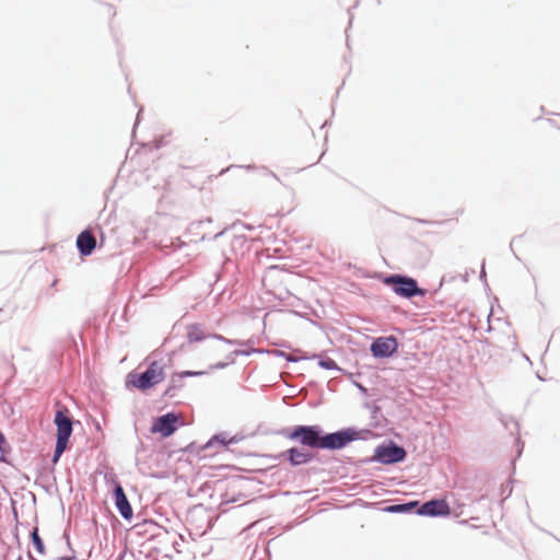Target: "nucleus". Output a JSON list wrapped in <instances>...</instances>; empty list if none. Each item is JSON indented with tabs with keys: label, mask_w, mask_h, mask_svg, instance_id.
<instances>
[{
	"label": "nucleus",
	"mask_w": 560,
	"mask_h": 560,
	"mask_svg": "<svg viewBox=\"0 0 560 560\" xmlns=\"http://www.w3.org/2000/svg\"><path fill=\"white\" fill-rule=\"evenodd\" d=\"M398 349L397 339L393 336L378 337L371 345V352L376 358H387L393 355Z\"/></svg>",
	"instance_id": "nucleus-6"
},
{
	"label": "nucleus",
	"mask_w": 560,
	"mask_h": 560,
	"mask_svg": "<svg viewBox=\"0 0 560 560\" xmlns=\"http://www.w3.org/2000/svg\"><path fill=\"white\" fill-rule=\"evenodd\" d=\"M289 454V460L293 466L306 464L312 459V456L310 453L298 450V448H290L288 451Z\"/></svg>",
	"instance_id": "nucleus-12"
},
{
	"label": "nucleus",
	"mask_w": 560,
	"mask_h": 560,
	"mask_svg": "<svg viewBox=\"0 0 560 560\" xmlns=\"http://www.w3.org/2000/svg\"><path fill=\"white\" fill-rule=\"evenodd\" d=\"M179 417L174 412H168L156 418L151 427V433H160L163 438L171 436L178 427Z\"/></svg>",
	"instance_id": "nucleus-5"
},
{
	"label": "nucleus",
	"mask_w": 560,
	"mask_h": 560,
	"mask_svg": "<svg viewBox=\"0 0 560 560\" xmlns=\"http://www.w3.org/2000/svg\"><path fill=\"white\" fill-rule=\"evenodd\" d=\"M318 364H319L322 368L326 369V370H335V369H338L337 363H336L332 359H330V358H327V359L320 360V361L318 362Z\"/></svg>",
	"instance_id": "nucleus-16"
},
{
	"label": "nucleus",
	"mask_w": 560,
	"mask_h": 560,
	"mask_svg": "<svg viewBox=\"0 0 560 560\" xmlns=\"http://www.w3.org/2000/svg\"><path fill=\"white\" fill-rule=\"evenodd\" d=\"M278 271V268L277 267H271L268 275H267V278H273L275 277V272Z\"/></svg>",
	"instance_id": "nucleus-19"
},
{
	"label": "nucleus",
	"mask_w": 560,
	"mask_h": 560,
	"mask_svg": "<svg viewBox=\"0 0 560 560\" xmlns=\"http://www.w3.org/2000/svg\"><path fill=\"white\" fill-rule=\"evenodd\" d=\"M54 423L57 427V442L52 462L56 464L66 451L72 433V420L67 408L63 407L56 411Z\"/></svg>",
	"instance_id": "nucleus-2"
},
{
	"label": "nucleus",
	"mask_w": 560,
	"mask_h": 560,
	"mask_svg": "<svg viewBox=\"0 0 560 560\" xmlns=\"http://www.w3.org/2000/svg\"><path fill=\"white\" fill-rule=\"evenodd\" d=\"M4 444H5V438L2 434V432L0 431V460L3 459V457H4V453H5L4 448H3Z\"/></svg>",
	"instance_id": "nucleus-18"
},
{
	"label": "nucleus",
	"mask_w": 560,
	"mask_h": 560,
	"mask_svg": "<svg viewBox=\"0 0 560 560\" xmlns=\"http://www.w3.org/2000/svg\"><path fill=\"white\" fill-rule=\"evenodd\" d=\"M418 502H410L406 504H397V505H390L386 509V511L392 513H399V512H409L411 511Z\"/></svg>",
	"instance_id": "nucleus-14"
},
{
	"label": "nucleus",
	"mask_w": 560,
	"mask_h": 560,
	"mask_svg": "<svg viewBox=\"0 0 560 560\" xmlns=\"http://www.w3.org/2000/svg\"><path fill=\"white\" fill-rule=\"evenodd\" d=\"M233 439L226 440L224 435L219 434L214 435L212 439L208 441V443L205 445V448L213 446L215 443H220L222 446H226L229 443H231Z\"/></svg>",
	"instance_id": "nucleus-15"
},
{
	"label": "nucleus",
	"mask_w": 560,
	"mask_h": 560,
	"mask_svg": "<svg viewBox=\"0 0 560 560\" xmlns=\"http://www.w3.org/2000/svg\"><path fill=\"white\" fill-rule=\"evenodd\" d=\"M114 498L116 508L118 509L120 515L126 520H130L133 515L132 508L120 485H116L114 490Z\"/></svg>",
	"instance_id": "nucleus-9"
},
{
	"label": "nucleus",
	"mask_w": 560,
	"mask_h": 560,
	"mask_svg": "<svg viewBox=\"0 0 560 560\" xmlns=\"http://www.w3.org/2000/svg\"><path fill=\"white\" fill-rule=\"evenodd\" d=\"M164 377V366L158 361H153L145 372L141 374H129L128 384L140 390H147L161 383Z\"/></svg>",
	"instance_id": "nucleus-3"
},
{
	"label": "nucleus",
	"mask_w": 560,
	"mask_h": 560,
	"mask_svg": "<svg viewBox=\"0 0 560 560\" xmlns=\"http://www.w3.org/2000/svg\"><path fill=\"white\" fill-rule=\"evenodd\" d=\"M406 457V451L397 445L380 446L376 450V458L384 464L401 462Z\"/></svg>",
	"instance_id": "nucleus-7"
},
{
	"label": "nucleus",
	"mask_w": 560,
	"mask_h": 560,
	"mask_svg": "<svg viewBox=\"0 0 560 560\" xmlns=\"http://www.w3.org/2000/svg\"><path fill=\"white\" fill-rule=\"evenodd\" d=\"M288 436L312 448L328 450L342 448L352 440V436L347 432H336L322 436L317 427L307 425L295 427Z\"/></svg>",
	"instance_id": "nucleus-1"
},
{
	"label": "nucleus",
	"mask_w": 560,
	"mask_h": 560,
	"mask_svg": "<svg viewBox=\"0 0 560 560\" xmlns=\"http://www.w3.org/2000/svg\"><path fill=\"white\" fill-rule=\"evenodd\" d=\"M95 246L96 240L90 231L85 230L79 234L77 238V247L81 255H91Z\"/></svg>",
	"instance_id": "nucleus-10"
},
{
	"label": "nucleus",
	"mask_w": 560,
	"mask_h": 560,
	"mask_svg": "<svg viewBox=\"0 0 560 560\" xmlns=\"http://www.w3.org/2000/svg\"><path fill=\"white\" fill-rule=\"evenodd\" d=\"M205 372L202 371H198V372H194V371H185V372H182L179 375L180 377H188V376H199V375H203Z\"/></svg>",
	"instance_id": "nucleus-17"
},
{
	"label": "nucleus",
	"mask_w": 560,
	"mask_h": 560,
	"mask_svg": "<svg viewBox=\"0 0 560 560\" xmlns=\"http://www.w3.org/2000/svg\"><path fill=\"white\" fill-rule=\"evenodd\" d=\"M31 539H32V544H33L36 552L39 556H43L45 553V547H44V542H43L42 538L39 537L38 528L33 529V532L31 534Z\"/></svg>",
	"instance_id": "nucleus-13"
},
{
	"label": "nucleus",
	"mask_w": 560,
	"mask_h": 560,
	"mask_svg": "<svg viewBox=\"0 0 560 560\" xmlns=\"http://www.w3.org/2000/svg\"><path fill=\"white\" fill-rule=\"evenodd\" d=\"M419 514L429 516H444L450 514V505L444 500H432L422 504Z\"/></svg>",
	"instance_id": "nucleus-8"
},
{
	"label": "nucleus",
	"mask_w": 560,
	"mask_h": 560,
	"mask_svg": "<svg viewBox=\"0 0 560 560\" xmlns=\"http://www.w3.org/2000/svg\"><path fill=\"white\" fill-rule=\"evenodd\" d=\"M208 335L200 324H191L186 328V339L189 343L203 341Z\"/></svg>",
	"instance_id": "nucleus-11"
},
{
	"label": "nucleus",
	"mask_w": 560,
	"mask_h": 560,
	"mask_svg": "<svg viewBox=\"0 0 560 560\" xmlns=\"http://www.w3.org/2000/svg\"><path fill=\"white\" fill-rule=\"evenodd\" d=\"M385 283L390 285L394 292L404 298H411L421 294L416 280L401 276H390L385 279Z\"/></svg>",
	"instance_id": "nucleus-4"
}]
</instances>
